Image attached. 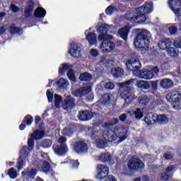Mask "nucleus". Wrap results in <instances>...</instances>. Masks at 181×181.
Returning <instances> with one entry per match:
<instances>
[{
  "label": "nucleus",
  "instance_id": "obj_22",
  "mask_svg": "<svg viewBox=\"0 0 181 181\" xmlns=\"http://www.w3.org/2000/svg\"><path fill=\"white\" fill-rule=\"evenodd\" d=\"M160 86L165 89L172 88L173 87V81L170 78H163L160 81Z\"/></svg>",
  "mask_w": 181,
  "mask_h": 181
},
{
  "label": "nucleus",
  "instance_id": "obj_28",
  "mask_svg": "<svg viewBox=\"0 0 181 181\" xmlns=\"http://www.w3.org/2000/svg\"><path fill=\"white\" fill-rule=\"evenodd\" d=\"M95 144L99 149H104L108 146V141H106L104 139H96Z\"/></svg>",
  "mask_w": 181,
  "mask_h": 181
},
{
  "label": "nucleus",
  "instance_id": "obj_52",
  "mask_svg": "<svg viewBox=\"0 0 181 181\" xmlns=\"http://www.w3.org/2000/svg\"><path fill=\"white\" fill-rule=\"evenodd\" d=\"M27 144L28 146V150L33 151L35 148V140L33 139V138L28 139Z\"/></svg>",
  "mask_w": 181,
  "mask_h": 181
},
{
  "label": "nucleus",
  "instance_id": "obj_21",
  "mask_svg": "<svg viewBox=\"0 0 181 181\" xmlns=\"http://www.w3.org/2000/svg\"><path fill=\"white\" fill-rule=\"evenodd\" d=\"M69 53L72 57H74V59L79 57L80 50H78V45H77L76 42H73L71 44V49Z\"/></svg>",
  "mask_w": 181,
  "mask_h": 181
},
{
  "label": "nucleus",
  "instance_id": "obj_51",
  "mask_svg": "<svg viewBox=\"0 0 181 181\" xmlns=\"http://www.w3.org/2000/svg\"><path fill=\"white\" fill-rule=\"evenodd\" d=\"M25 158L23 157H19L18 160H17V163H18V167L17 169L18 170H21V169H23V163H24V160H25Z\"/></svg>",
  "mask_w": 181,
  "mask_h": 181
},
{
  "label": "nucleus",
  "instance_id": "obj_4",
  "mask_svg": "<svg viewBox=\"0 0 181 181\" xmlns=\"http://www.w3.org/2000/svg\"><path fill=\"white\" fill-rule=\"evenodd\" d=\"M132 83H134V78L119 83V88H123L120 93V97L124 100L126 104L128 105L134 100V94L132 93V87L130 86Z\"/></svg>",
  "mask_w": 181,
  "mask_h": 181
},
{
  "label": "nucleus",
  "instance_id": "obj_27",
  "mask_svg": "<svg viewBox=\"0 0 181 181\" xmlns=\"http://www.w3.org/2000/svg\"><path fill=\"white\" fill-rule=\"evenodd\" d=\"M90 93V89L88 88L83 87L79 88L78 90L74 92L75 97H84L86 94Z\"/></svg>",
  "mask_w": 181,
  "mask_h": 181
},
{
  "label": "nucleus",
  "instance_id": "obj_32",
  "mask_svg": "<svg viewBox=\"0 0 181 181\" xmlns=\"http://www.w3.org/2000/svg\"><path fill=\"white\" fill-rule=\"evenodd\" d=\"M75 100L69 96H67L64 100V105H66V107H68V108H73L74 107V103H75Z\"/></svg>",
  "mask_w": 181,
  "mask_h": 181
},
{
  "label": "nucleus",
  "instance_id": "obj_29",
  "mask_svg": "<svg viewBox=\"0 0 181 181\" xmlns=\"http://www.w3.org/2000/svg\"><path fill=\"white\" fill-rule=\"evenodd\" d=\"M169 122V117L166 115H157V123L160 125H165Z\"/></svg>",
  "mask_w": 181,
  "mask_h": 181
},
{
  "label": "nucleus",
  "instance_id": "obj_61",
  "mask_svg": "<svg viewBox=\"0 0 181 181\" xmlns=\"http://www.w3.org/2000/svg\"><path fill=\"white\" fill-rule=\"evenodd\" d=\"M119 119L121 121V122H125V121H127V114H122L119 117Z\"/></svg>",
  "mask_w": 181,
  "mask_h": 181
},
{
  "label": "nucleus",
  "instance_id": "obj_7",
  "mask_svg": "<svg viewBox=\"0 0 181 181\" xmlns=\"http://www.w3.org/2000/svg\"><path fill=\"white\" fill-rule=\"evenodd\" d=\"M141 61L138 58H132L126 62V67L129 71H132L134 74H138L141 71Z\"/></svg>",
  "mask_w": 181,
  "mask_h": 181
},
{
  "label": "nucleus",
  "instance_id": "obj_35",
  "mask_svg": "<svg viewBox=\"0 0 181 181\" xmlns=\"http://www.w3.org/2000/svg\"><path fill=\"white\" fill-rule=\"evenodd\" d=\"M22 28L16 27L15 24L11 25L9 28V31L11 35H15V33H17V35H21V32H22Z\"/></svg>",
  "mask_w": 181,
  "mask_h": 181
},
{
  "label": "nucleus",
  "instance_id": "obj_63",
  "mask_svg": "<svg viewBox=\"0 0 181 181\" xmlns=\"http://www.w3.org/2000/svg\"><path fill=\"white\" fill-rule=\"evenodd\" d=\"M90 54L93 57H97V56H98V51L97 49H92L90 50Z\"/></svg>",
  "mask_w": 181,
  "mask_h": 181
},
{
  "label": "nucleus",
  "instance_id": "obj_47",
  "mask_svg": "<svg viewBox=\"0 0 181 181\" xmlns=\"http://www.w3.org/2000/svg\"><path fill=\"white\" fill-rule=\"evenodd\" d=\"M42 169V172H44V173H47L48 172H49L50 163H49V161H47V160L43 161Z\"/></svg>",
  "mask_w": 181,
  "mask_h": 181
},
{
  "label": "nucleus",
  "instance_id": "obj_24",
  "mask_svg": "<svg viewBox=\"0 0 181 181\" xmlns=\"http://www.w3.org/2000/svg\"><path fill=\"white\" fill-rule=\"evenodd\" d=\"M111 74L115 78H119L124 76V69L121 67H115L111 70Z\"/></svg>",
  "mask_w": 181,
  "mask_h": 181
},
{
  "label": "nucleus",
  "instance_id": "obj_43",
  "mask_svg": "<svg viewBox=\"0 0 181 181\" xmlns=\"http://www.w3.org/2000/svg\"><path fill=\"white\" fill-rule=\"evenodd\" d=\"M29 148L28 146H23L22 149L20 151L21 156V158H26L28 156H29Z\"/></svg>",
  "mask_w": 181,
  "mask_h": 181
},
{
  "label": "nucleus",
  "instance_id": "obj_25",
  "mask_svg": "<svg viewBox=\"0 0 181 181\" xmlns=\"http://www.w3.org/2000/svg\"><path fill=\"white\" fill-rule=\"evenodd\" d=\"M34 16L38 19L45 18L46 16V10L42 7H37L34 12Z\"/></svg>",
  "mask_w": 181,
  "mask_h": 181
},
{
  "label": "nucleus",
  "instance_id": "obj_26",
  "mask_svg": "<svg viewBox=\"0 0 181 181\" xmlns=\"http://www.w3.org/2000/svg\"><path fill=\"white\" fill-rule=\"evenodd\" d=\"M86 39L90 45L97 44V35L94 33L89 32Z\"/></svg>",
  "mask_w": 181,
  "mask_h": 181
},
{
  "label": "nucleus",
  "instance_id": "obj_64",
  "mask_svg": "<svg viewBox=\"0 0 181 181\" xmlns=\"http://www.w3.org/2000/svg\"><path fill=\"white\" fill-rule=\"evenodd\" d=\"M161 178L163 179V180H165V181L170 180V177L169 176V175L166 173L163 174L161 176Z\"/></svg>",
  "mask_w": 181,
  "mask_h": 181
},
{
  "label": "nucleus",
  "instance_id": "obj_9",
  "mask_svg": "<svg viewBox=\"0 0 181 181\" xmlns=\"http://www.w3.org/2000/svg\"><path fill=\"white\" fill-rule=\"evenodd\" d=\"M165 98L167 101H169V103L175 104L173 107L175 108V110H180V107H179V101L181 100L180 92L172 90L166 95Z\"/></svg>",
  "mask_w": 181,
  "mask_h": 181
},
{
  "label": "nucleus",
  "instance_id": "obj_40",
  "mask_svg": "<svg viewBox=\"0 0 181 181\" xmlns=\"http://www.w3.org/2000/svg\"><path fill=\"white\" fill-rule=\"evenodd\" d=\"M63 101V98H62L61 95L55 94L54 95V107L55 108H59L60 107V104H62V102Z\"/></svg>",
  "mask_w": 181,
  "mask_h": 181
},
{
  "label": "nucleus",
  "instance_id": "obj_12",
  "mask_svg": "<svg viewBox=\"0 0 181 181\" xmlns=\"http://www.w3.org/2000/svg\"><path fill=\"white\" fill-rule=\"evenodd\" d=\"M52 148L57 156H64L69 152L67 144H54Z\"/></svg>",
  "mask_w": 181,
  "mask_h": 181
},
{
  "label": "nucleus",
  "instance_id": "obj_19",
  "mask_svg": "<svg viewBox=\"0 0 181 181\" xmlns=\"http://www.w3.org/2000/svg\"><path fill=\"white\" fill-rule=\"evenodd\" d=\"M33 8H35V2L32 0L28 1V6L24 10L25 18H28L32 16V13H33Z\"/></svg>",
  "mask_w": 181,
  "mask_h": 181
},
{
  "label": "nucleus",
  "instance_id": "obj_53",
  "mask_svg": "<svg viewBox=\"0 0 181 181\" xmlns=\"http://www.w3.org/2000/svg\"><path fill=\"white\" fill-rule=\"evenodd\" d=\"M168 30L170 35H175L176 32L179 30V28H177V23H175V25L169 27Z\"/></svg>",
  "mask_w": 181,
  "mask_h": 181
},
{
  "label": "nucleus",
  "instance_id": "obj_60",
  "mask_svg": "<svg viewBox=\"0 0 181 181\" xmlns=\"http://www.w3.org/2000/svg\"><path fill=\"white\" fill-rule=\"evenodd\" d=\"M66 141H67V139L64 136H62L61 138H59L58 139V142H59V144H60V145H66V144H64V142H66Z\"/></svg>",
  "mask_w": 181,
  "mask_h": 181
},
{
  "label": "nucleus",
  "instance_id": "obj_45",
  "mask_svg": "<svg viewBox=\"0 0 181 181\" xmlns=\"http://www.w3.org/2000/svg\"><path fill=\"white\" fill-rule=\"evenodd\" d=\"M117 11H118V8H117V7L110 5L105 9V13L106 15H108L110 16L112 15L113 12H117Z\"/></svg>",
  "mask_w": 181,
  "mask_h": 181
},
{
  "label": "nucleus",
  "instance_id": "obj_11",
  "mask_svg": "<svg viewBox=\"0 0 181 181\" xmlns=\"http://www.w3.org/2000/svg\"><path fill=\"white\" fill-rule=\"evenodd\" d=\"M168 4L175 15L181 17V0H168Z\"/></svg>",
  "mask_w": 181,
  "mask_h": 181
},
{
  "label": "nucleus",
  "instance_id": "obj_44",
  "mask_svg": "<svg viewBox=\"0 0 181 181\" xmlns=\"http://www.w3.org/2000/svg\"><path fill=\"white\" fill-rule=\"evenodd\" d=\"M23 122H25L27 125H32L33 123V117L30 115H27L24 117Z\"/></svg>",
  "mask_w": 181,
  "mask_h": 181
},
{
  "label": "nucleus",
  "instance_id": "obj_15",
  "mask_svg": "<svg viewBox=\"0 0 181 181\" xmlns=\"http://www.w3.org/2000/svg\"><path fill=\"white\" fill-rule=\"evenodd\" d=\"M99 160L103 162V163H108L109 165H114V163H115L112 156H111V154L108 152L100 153Z\"/></svg>",
  "mask_w": 181,
  "mask_h": 181
},
{
  "label": "nucleus",
  "instance_id": "obj_62",
  "mask_svg": "<svg viewBox=\"0 0 181 181\" xmlns=\"http://www.w3.org/2000/svg\"><path fill=\"white\" fill-rule=\"evenodd\" d=\"M150 71H151L152 74H158V73H159V68H158V66H154L151 69V70H150Z\"/></svg>",
  "mask_w": 181,
  "mask_h": 181
},
{
  "label": "nucleus",
  "instance_id": "obj_42",
  "mask_svg": "<svg viewBox=\"0 0 181 181\" xmlns=\"http://www.w3.org/2000/svg\"><path fill=\"white\" fill-rule=\"evenodd\" d=\"M26 175L28 177H30V179L33 180L36 175H37V170H36V168H31L30 171L26 172Z\"/></svg>",
  "mask_w": 181,
  "mask_h": 181
},
{
  "label": "nucleus",
  "instance_id": "obj_14",
  "mask_svg": "<svg viewBox=\"0 0 181 181\" xmlns=\"http://www.w3.org/2000/svg\"><path fill=\"white\" fill-rule=\"evenodd\" d=\"M115 132L116 134V139H119V144L120 142H124L127 138V131L125 128L118 127L115 129Z\"/></svg>",
  "mask_w": 181,
  "mask_h": 181
},
{
  "label": "nucleus",
  "instance_id": "obj_50",
  "mask_svg": "<svg viewBox=\"0 0 181 181\" xmlns=\"http://www.w3.org/2000/svg\"><path fill=\"white\" fill-rule=\"evenodd\" d=\"M74 132L73 131V129L70 127H66L63 129V135L65 136H71Z\"/></svg>",
  "mask_w": 181,
  "mask_h": 181
},
{
  "label": "nucleus",
  "instance_id": "obj_2",
  "mask_svg": "<svg viewBox=\"0 0 181 181\" xmlns=\"http://www.w3.org/2000/svg\"><path fill=\"white\" fill-rule=\"evenodd\" d=\"M97 31L99 34L98 40L103 41L100 45V49H102L103 53H110L115 49V44L111 41L112 40V35H108V25L103 24L100 25Z\"/></svg>",
  "mask_w": 181,
  "mask_h": 181
},
{
  "label": "nucleus",
  "instance_id": "obj_57",
  "mask_svg": "<svg viewBox=\"0 0 181 181\" xmlns=\"http://www.w3.org/2000/svg\"><path fill=\"white\" fill-rule=\"evenodd\" d=\"M47 97L48 103H53V93H52L50 90H47Z\"/></svg>",
  "mask_w": 181,
  "mask_h": 181
},
{
  "label": "nucleus",
  "instance_id": "obj_33",
  "mask_svg": "<svg viewBox=\"0 0 181 181\" xmlns=\"http://www.w3.org/2000/svg\"><path fill=\"white\" fill-rule=\"evenodd\" d=\"M31 136L36 140L42 139V138L45 136V131L36 129L34 132V134L31 135Z\"/></svg>",
  "mask_w": 181,
  "mask_h": 181
},
{
  "label": "nucleus",
  "instance_id": "obj_16",
  "mask_svg": "<svg viewBox=\"0 0 181 181\" xmlns=\"http://www.w3.org/2000/svg\"><path fill=\"white\" fill-rule=\"evenodd\" d=\"M144 122H146L147 125H153V124H156L158 122V115L153 112L148 113L144 117Z\"/></svg>",
  "mask_w": 181,
  "mask_h": 181
},
{
  "label": "nucleus",
  "instance_id": "obj_1",
  "mask_svg": "<svg viewBox=\"0 0 181 181\" xmlns=\"http://www.w3.org/2000/svg\"><path fill=\"white\" fill-rule=\"evenodd\" d=\"M153 11V3H146L145 6L136 8L133 12H127L124 16L126 21L133 23H144L146 22V15Z\"/></svg>",
  "mask_w": 181,
  "mask_h": 181
},
{
  "label": "nucleus",
  "instance_id": "obj_54",
  "mask_svg": "<svg viewBox=\"0 0 181 181\" xmlns=\"http://www.w3.org/2000/svg\"><path fill=\"white\" fill-rule=\"evenodd\" d=\"M105 88L106 90H114L115 88V84L112 82H107L105 83Z\"/></svg>",
  "mask_w": 181,
  "mask_h": 181
},
{
  "label": "nucleus",
  "instance_id": "obj_6",
  "mask_svg": "<svg viewBox=\"0 0 181 181\" xmlns=\"http://www.w3.org/2000/svg\"><path fill=\"white\" fill-rule=\"evenodd\" d=\"M127 166L129 170H134V172H141L145 169V163L139 158H132L128 163Z\"/></svg>",
  "mask_w": 181,
  "mask_h": 181
},
{
  "label": "nucleus",
  "instance_id": "obj_48",
  "mask_svg": "<svg viewBox=\"0 0 181 181\" xmlns=\"http://www.w3.org/2000/svg\"><path fill=\"white\" fill-rule=\"evenodd\" d=\"M167 53L170 57H175L177 54L176 48L170 46L167 48Z\"/></svg>",
  "mask_w": 181,
  "mask_h": 181
},
{
  "label": "nucleus",
  "instance_id": "obj_46",
  "mask_svg": "<svg viewBox=\"0 0 181 181\" xmlns=\"http://www.w3.org/2000/svg\"><path fill=\"white\" fill-rule=\"evenodd\" d=\"M136 119H141L144 117V111L140 108H136V111L134 112Z\"/></svg>",
  "mask_w": 181,
  "mask_h": 181
},
{
  "label": "nucleus",
  "instance_id": "obj_13",
  "mask_svg": "<svg viewBox=\"0 0 181 181\" xmlns=\"http://www.w3.org/2000/svg\"><path fill=\"white\" fill-rule=\"evenodd\" d=\"M103 138L107 142H115L117 141V134L115 130L106 129L103 133Z\"/></svg>",
  "mask_w": 181,
  "mask_h": 181
},
{
  "label": "nucleus",
  "instance_id": "obj_58",
  "mask_svg": "<svg viewBox=\"0 0 181 181\" xmlns=\"http://www.w3.org/2000/svg\"><path fill=\"white\" fill-rule=\"evenodd\" d=\"M10 9L14 13H16L17 12H19V8L15 4H11Z\"/></svg>",
  "mask_w": 181,
  "mask_h": 181
},
{
  "label": "nucleus",
  "instance_id": "obj_59",
  "mask_svg": "<svg viewBox=\"0 0 181 181\" xmlns=\"http://www.w3.org/2000/svg\"><path fill=\"white\" fill-rule=\"evenodd\" d=\"M163 158L165 159V160H172L173 159V156H172V154L165 153L163 155Z\"/></svg>",
  "mask_w": 181,
  "mask_h": 181
},
{
  "label": "nucleus",
  "instance_id": "obj_5",
  "mask_svg": "<svg viewBox=\"0 0 181 181\" xmlns=\"http://www.w3.org/2000/svg\"><path fill=\"white\" fill-rule=\"evenodd\" d=\"M98 174L95 175V180L99 181H117L114 175H108L110 168L107 165L100 164L97 165Z\"/></svg>",
  "mask_w": 181,
  "mask_h": 181
},
{
  "label": "nucleus",
  "instance_id": "obj_49",
  "mask_svg": "<svg viewBox=\"0 0 181 181\" xmlns=\"http://www.w3.org/2000/svg\"><path fill=\"white\" fill-rule=\"evenodd\" d=\"M159 81H150V86H151V91L152 93H155L158 90V84Z\"/></svg>",
  "mask_w": 181,
  "mask_h": 181
},
{
  "label": "nucleus",
  "instance_id": "obj_38",
  "mask_svg": "<svg viewBox=\"0 0 181 181\" xmlns=\"http://www.w3.org/2000/svg\"><path fill=\"white\" fill-rule=\"evenodd\" d=\"M150 101V99L148 98L147 95H141L139 96L138 98L139 104L141 105H146Z\"/></svg>",
  "mask_w": 181,
  "mask_h": 181
},
{
  "label": "nucleus",
  "instance_id": "obj_41",
  "mask_svg": "<svg viewBox=\"0 0 181 181\" xmlns=\"http://www.w3.org/2000/svg\"><path fill=\"white\" fill-rule=\"evenodd\" d=\"M66 76L70 81H73V83L76 82V80H77V78H76V75L74 74V70L72 69L68 70Z\"/></svg>",
  "mask_w": 181,
  "mask_h": 181
},
{
  "label": "nucleus",
  "instance_id": "obj_37",
  "mask_svg": "<svg viewBox=\"0 0 181 181\" xmlns=\"http://www.w3.org/2000/svg\"><path fill=\"white\" fill-rule=\"evenodd\" d=\"M6 175L9 176L10 179H16V177H18V171H16L14 168H11L8 169Z\"/></svg>",
  "mask_w": 181,
  "mask_h": 181
},
{
  "label": "nucleus",
  "instance_id": "obj_3",
  "mask_svg": "<svg viewBox=\"0 0 181 181\" xmlns=\"http://www.w3.org/2000/svg\"><path fill=\"white\" fill-rule=\"evenodd\" d=\"M136 37L134 40V45L136 49H145L149 47L151 44V32L140 28H135Z\"/></svg>",
  "mask_w": 181,
  "mask_h": 181
},
{
  "label": "nucleus",
  "instance_id": "obj_55",
  "mask_svg": "<svg viewBox=\"0 0 181 181\" xmlns=\"http://www.w3.org/2000/svg\"><path fill=\"white\" fill-rule=\"evenodd\" d=\"M119 122L118 118L112 119L107 124V127H114V125H117Z\"/></svg>",
  "mask_w": 181,
  "mask_h": 181
},
{
  "label": "nucleus",
  "instance_id": "obj_17",
  "mask_svg": "<svg viewBox=\"0 0 181 181\" xmlns=\"http://www.w3.org/2000/svg\"><path fill=\"white\" fill-rule=\"evenodd\" d=\"M93 117H94L93 112L87 110L81 111L78 114V118L80 121H90Z\"/></svg>",
  "mask_w": 181,
  "mask_h": 181
},
{
  "label": "nucleus",
  "instance_id": "obj_34",
  "mask_svg": "<svg viewBox=\"0 0 181 181\" xmlns=\"http://www.w3.org/2000/svg\"><path fill=\"white\" fill-rule=\"evenodd\" d=\"M78 78L81 81H90L91 78H93V76H91V74H90V73L85 72L81 74Z\"/></svg>",
  "mask_w": 181,
  "mask_h": 181
},
{
  "label": "nucleus",
  "instance_id": "obj_39",
  "mask_svg": "<svg viewBox=\"0 0 181 181\" xmlns=\"http://www.w3.org/2000/svg\"><path fill=\"white\" fill-rule=\"evenodd\" d=\"M56 84L61 90H63V88H66V87H67V81H66V79L63 78H59L56 82Z\"/></svg>",
  "mask_w": 181,
  "mask_h": 181
},
{
  "label": "nucleus",
  "instance_id": "obj_30",
  "mask_svg": "<svg viewBox=\"0 0 181 181\" xmlns=\"http://www.w3.org/2000/svg\"><path fill=\"white\" fill-rule=\"evenodd\" d=\"M137 87L141 90H149L151 88L150 81H139L137 82Z\"/></svg>",
  "mask_w": 181,
  "mask_h": 181
},
{
  "label": "nucleus",
  "instance_id": "obj_20",
  "mask_svg": "<svg viewBox=\"0 0 181 181\" xmlns=\"http://www.w3.org/2000/svg\"><path fill=\"white\" fill-rule=\"evenodd\" d=\"M129 30L131 28L129 26H125L118 30L117 33L120 36L121 39H123L124 42L128 40V35L129 34Z\"/></svg>",
  "mask_w": 181,
  "mask_h": 181
},
{
  "label": "nucleus",
  "instance_id": "obj_10",
  "mask_svg": "<svg viewBox=\"0 0 181 181\" xmlns=\"http://www.w3.org/2000/svg\"><path fill=\"white\" fill-rule=\"evenodd\" d=\"M111 103V95L108 93L102 95L100 99H99L93 105V107L97 111H101L105 105H109Z\"/></svg>",
  "mask_w": 181,
  "mask_h": 181
},
{
  "label": "nucleus",
  "instance_id": "obj_8",
  "mask_svg": "<svg viewBox=\"0 0 181 181\" xmlns=\"http://www.w3.org/2000/svg\"><path fill=\"white\" fill-rule=\"evenodd\" d=\"M71 148L75 153L81 155V153H86L88 151V145L83 141H72L71 144Z\"/></svg>",
  "mask_w": 181,
  "mask_h": 181
},
{
  "label": "nucleus",
  "instance_id": "obj_36",
  "mask_svg": "<svg viewBox=\"0 0 181 181\" xmlns=\"http://www.w3.org/2000/svg\"><path fill=\"white\" fill-rule=\"evenodd\" d=\"M52 144L53 142L52 141L51 139H45L42 141L41 147L44 148V149H47L52 146Z\"/></svg>",
  "mask_w": 181,
  "mask_h": 181
},
{
  "label": "nucleus",
  "instance_id": "obj_23",
  "mask_svg": "<svg viewBox=\"0 0 181 181\" xmlns=\"http://www.w3.org/2000/svg\"><path fill=\"white\" fill-rule=\"evenodd\" d=\"M170 46H172V42L168 39H163L158 43V47L160 50H167Z\"/></svg>",
  "mask_w": 181,
  "mask_h": 181
},
{
  "label": "nucleus",
  "instance_id": "obj_18",
  "mask_svg": "<svg viewBox=\"0 0 181 181\" xmlns=\"http://www.w3.org/2000/svg\"><path fill=\"white\" fill-rule=\"evenodd\" d=\"M137 76H139V78H143L144 80H151L153 78V74H152L151 70L141 69L139 71Z\"/></svg>",
  "mask_w": 181,
  "mask_h": 181
},
{
  "label": "nucleus",
  "instance_id": "obj_56",
  "mask_svg": "<svg viewBox=\"0 0 181 181\" xmlns=\"http://www.w3.org/2000/svg\"><path fill=\"white\" fill-rule=\"evenodd\" d=\"M173 46L176 47V49H181V38H177L173 42Z\"/></svg>",
  "mask_w": 181,
  "mask_h": 181
},
{
  "label": "nucleus",
  "instance_id": "obj_31",
  "mask_svg": "<svg viewBox=\"0 0 181 181\" xmlns=\"http://www.w3.org/2000/svg\"><path fill=\"white\" fill-rule=\"evenodd\" d=\"M72 66L70 64H62V67L59 68V76H64L66 71H69L71 69Z\"/></svg>",
  "mask_w": 181,
  "mask_h": 181
}]
</instances>
